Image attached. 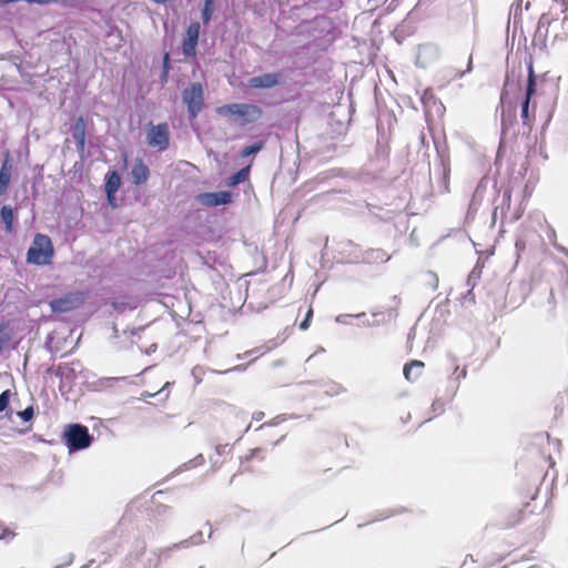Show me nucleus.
<instances>
[{
	"label": "nucleus",
	"instance_id": "a878e982",
	"mask_svg": "<svg viewBox=\"0 0 568 568\" xmlns=\"http://www.w3.org/2000/svg\"><path fill=\"white\" fill-rule=\"evenodd\" d=\"M515 113L510 115L509 120L507 121L506 118H505V114L503 113V116H501V123H503V130L507 126V125H510L513 124V122L515 121Z\"/></svg>",
	"mask_w": 568,
	"mask_h": 568
},
{
	"label": "nucleus",
	"instance_id": "0eeeda50",
	"mask_svg": "<svg viewBox=\"0 0 568 568\" xmlns=\"http://www.w3.org/2000/svg\"><path fill=\"white\" fill-rule=\"evenodd\" d=\"M535 92H536V81H535L534 71L530 68V72H529L528 81H527L526 94L521 102V114H520L523 124L527 125L529 128L531 126V123L535 119L534 114L532 115L529 114V103H530V99L535 94Z\"/></svg>",
	"mask_w": 568,
	"mask_h": 568
},
{
	"label": "nucleus",
	"instance_id": "393cba45",
	"mask_svg": "<svg viewBox=\"0 0 568 568\" xmlns=\"http://www.w3.org/2000/svg\"><path fill=\"white\" fill-rule=\"evenodd\" d=\"M454 375L456 376L457 379L465 378L467 375V368L466 367L459 368L458 366H456V368L454 371Z\"/></svg>",
	"mask_w": 568,
	"mask_h": 568
},
{
	"label": "nucleus",
	"instance_id": "2eb2a0df",
	"mask_svg": "<svg viewBox=\"0 0 568 568\" xmlns=\"http://www.w3.org/2000/svg\"><path fill=\"white\" fill-rule=\"evenodd\" d=\"M12 393L9 389L3 390L0 394V414H2L1 418L11 419L12 418V409L10 408V398Z\"/></svg>",
	"mask_w": 568,
	"mask_h": 568
},
{
	"label": "nucleus",
	"instance_id": "20e7f679",
	"mask_svg": "<svg viewBox=\"0 0 568 568\" xmlns=\"http://www.w3.org/2000/svg\"><path fill=\"white\" fill-rule=\"evenodd\" d=\"M183 102L187 106L190 119H195L204 105V92L199 82L191 83L182 93Z\"/></svg>",
	"mask_w": 568,
	"mask_h": 568
},
{
	"label": "nucleus",
	"instance_id": "dca6fc26",
	"mask_svg": "<svg viewBox=\"0 0 568 568\" xmlns=\"http://www.w3.org/2000/svg\"><path fill=\"white\" fill-rule=\"evenodd\" d=\"M9 153H7V158L4 160V163L0 170V195L3 194L10 183L11 178V165L9 164Z\"/></svg>",
	"mask_w": 568,
	"mask_h": 568
},
{
	"label": "nucleus",
	"instance_id": "9d476101",
	"mask_svg": "<svg viewBox=\"0 0 568 568\" xmlns=\"http://www.w3.org/2000/svg\"><path fill=\"white\" fill-rule=\"evenodd\" d=\"M280 84L278 73H265L262 75L252 77L247 81L251 89H271Z\"/></svg>",
	"mask_w": 568,
	"mask_h": 568
},
{
	"label": "nucleus",
	"instance_id": "ddd939ff",
	"mask_svg": "<svg viewBox=\"0 0 568 568\" xmlns=\"http://www.w3.org/2000/svg\"><path fill=\"white\" fill-rule=\"evenodd\" d=\"M425 367L424 362L419 359H412L404 365L403 374L407 382H416L423 374Z\"/></svg>",
	"mask_w": 568,
	"mask_h": 568
},
{
	"label": "nucleus",
	"instance_id": "7ed1b4c3",
	"mask_svg": "<svg viewBox=\"0 0 568 568\" xmlns=\"http://www.w3.org/2000/svg\"><path fill=\"white\" fill-rule=\"evenodd\" d=\"M63 440L70 452H77L88 448L91 445L92 436L85 426L70 424L63 433Z\"/></svg>",
	"mask_w": 568,
	"mask_h": 568
},
{
	"label": "nucleus",
	"instance_id": "5701e85b",
	"mask_svg": "<svg viewBox=\"0 0 568 568\" xmlns=\"http://www.w3.org/2000/svg\"><path fill=\"white\" fill-rule=\"evenodd\" d=\"M312 317H313V308H312V306H310L308 311L305 315V318L300 324V328L302 331H306L310 327Z\"/></svg>",
	"mask_w": 568,
	"mask_h": 568
},
{
	"label": "nucleus",
	"instance_id": "2f4dec72",
	"mask_svg": "<svg viewBox=\"0 0 568 568\" xmlns=\"http://www.w3.org/2000/svg\"><path fill=\"white\" fill-rule=\"evenodd\" d=\"M204 2H214V0H204Z\"/></svg>",
	"mask_w": 568,
	"mask_h": 568
},
{
	"label": "nucleus",
	"instance_id": "a211bd4d",
	"mask_svg": "<svg viewBox=\"0 0 568 568\" xmlns=\"http://www.w3.org/2000/svg\"><path fill=\"white\" fill-rule=\"evenodd\" d=\"M248 176H250V166L243 168L229 179L227 185L235 186V185L248 180Z\"/></svg>",
	"mask_w": 568,
	"mask_h": 568
},
{
	"label": "nucleus",
	"instance_id": "1a4fd4ad",
	"mask_svg": "<svg viewBox=\"0 0 568 568\" xmlns=\"http://www.w3.org/2000/svg\"><path fill=\"white\" fill-rule=\"evenodd\" d=\"M232 197V193L227 191L206 192L199 195V201L205 206L213 207L231 203Z\"/></svg>",
	"mask_w": 568,
	"mask_h": 568
},
{
	"label": "nucleus",
	"instance_id": "c85d7f7f",
	"mask_svg": "<svg viewBox=\"0 0 568 568\" xmlns=\"http://www.w3.org/2000/svg\"><path fill=\"white\" fill-rule=\"evenodd\" d=\"M106 197H108V202H109L110 205H112V206L116 205L115 204V194H112V196L106 195Z\"/></svg>",
	"mask_w": 568,
	"mask_h": 568
},
{
	"label": "nucleus",
	"instance_id": "f257e3e1",
	"mask_svg": "<svg viewBox=\"0 0 568 568\" xmlns=\"http://www.w3.org/2000/svg\"><path fill=\"white\" fill-rule=\"evenodd\" d=\"M54 256V247L51 239L38 233L33 237V243L27 252V262L34 265H49Z\"/></svg>",
	"mask_w": 568,
	"mask_h": 568
},
{
	"label": "nucleus",
	"instance_id": "f3484780",
	"mask_svg": "<svg viewBox=\"0 0 568 568\" xmlns=\"http://www.w3.org/2000/svg\"><path fill=\"white\" fill-rule=\"evenodd\" d=\"M1 221L4 223L6 231L11 233L13 231L14 214L10 206L3 205L0 210Z\"/></svg>",
	"mask_w": 568,
	"mask_h": 568
},
{
	"label": "nucleus",
	"instance_id": "cd10ccee",
	"mask_svg": "<svg viewBox=\"0 0 568 568\" xmlns=\"http://www.w3.org/2000/svg\"><path fill=\"white\" fill-rule=\"evenodd\" d=\"M504 199H506V200H507L508 205H509V204H510V199H511V191H510V190H506V191L504 192Z\"/></svg>",
	"mask_w": 568,
	"mask_h": 568
},
{
	"label": "nucleus",
	"instance_id": "6ab92c4d",
	"mask_svg": "<svg viewBox=\"0 0 568 568\" xmlns=\"http://www.w3.org/2000/svg\"><path fill=\"white\" fill-rule=\"evenodd\" d=\"M367 258L369 261H378L384 263L389 260V255L381 248H374L367 252Z\"/></svg>",
	"mask_w": 568,
	"mask_h": 568
},
{
	"label": "nucleus",
	"instance_id": "4be33fe9",
	"mask_svg": "<svg viewBox=\"0 0 568 568\" xmlns=\"http://www.w3.org/2000/svg\"><path fill=\"white\" fill-rule=\"evenodd\" d=\"M16 537V532L9 527L0 524V540L10 541Z\"/></svg>",
	"mask_w": 568,
	"mask_h": 568
},
{
	"label": "nucleus",
	"instance_id": "412c9836",
	"mask_svg": "<svg viewBox=\"0 0 568 568\" xmlns=\"http://www.w3.org/2000/svg\"><path fill=\"white\" fill-rule=\"evenodd\" d=\"M214 12V2H204L202 9V20L204 23H209Z\"/></svg>",
	"mask_w": 568,
	"mask_h": 568
},
{
	"label": "nucleus",
	"instance_id": "7c9ffc66",
	"mask_svg": "<svg viewBox=\"0 0 568 568\" xmlns=\"http://www.w3.org/2000/svg\"><path fill=\"white\" fill-rule=\"evenodd\" d=\"M261 453H262V449H260V448H258V449H256V450H254V452H253V455H255V454H261Z\"/></svg>",
	"mask_w": 568,
	"mask_h": 568
},
{
	"label": "nucleus",
	"instance_id": "9b49d317",
	"mask_svg": "<svg viewBox=\"0 0 568 568\" xmlns=\"http://www.w3.org/2000/svg\"><path fill=\"white\" fill-rule=\"evenodd\" d=\"M130 175L132 183L135 185L144 184L148 181L150 176V170L141 158H138L134 161Z\"/></svg>",
	"mask_w": 568,
	"mask_h": 568
},
{
	"label": "nucleus",
	"instance_id": "f8f14e48",
	"mask_svg": "<svg viewBox=\"0 0 568 568\" xmlns=\"http://www.w3.org/2000/svg\"><path fill=\"white\" fill-rule=\"evenodd\" d=\"M72 138L77 144L79 152H83L85 148V122L82 116L78 118L72 125Z\"/></svg>",
	"mask_w": 568,
	"mask_h": 568
},
{
	"label": "nucleus",
	"instance_id": "aec40b11",
	"mask_svg": "<svg viewBox=\"0 0 568 568\" xmlns=\"http://www.w3.org/2000/svg\"><path fill=\"white\" fill-rule=\"evenodd\" d=\"M263 148H264V142H262V141L256 142V143H254L252 145H247V146L242 149L241 156L242 158L250 156L252 154H255V153L260 152Z\"/></svg>",
	"mask_w": 568,
	"mask_h": 568
},
{
	"label": "nucleus",
	"instance_id": "b1692460",
	"mask_svg": "<svg viewBox=\"0 0 568 568\" xmlns=\"http://www.w3.org/2000/svg\"><path fill=\"white\" fill-rule=\"evenodd\" d=\"M33 408L31 406L27 407L22 412H19L18 415L24 420V422H29L32 419L33 417Z\"/></svg>",
	"mask_w": 568,
	"mask_h": 568
},
{
	"label": "nucleus",
	"instance_id": "bb28decb",
	"mask_svg": "<svg viewBox=\"0 0 568 568\" xmlns=\"http://www.w3.org/2000/svg\"><path fill=\"white\" fill-rule=\"evenodd\" d=\"M226 449L231 450V447H229V445H223V446H217V447H216V452H217L219 454L224 453Z\"/></svg>",
	"mask_w": 568,
	"mask_h": 568
},
{
	"label": "nucleus",
	"instance_id": "423d86ee",
	"mask_svg": "<svg viewBox=\"0 0 568 568\" xmlns=\"http://www.w3.org/2000/svg\"><path fill=\"white\" fill-rule=\"evenodd\" d=\"M146 140L150 146L164 151L170 144V130L166 123L149 124Z\"/></svg>",
	"mask_w": 568,
	"mask_h": 568
},
{
	"label": "nucleus",
	"instance_id": "c756f323",
	"mask_svg": "<svg viewBox=\"0 0 568 568\" xmlns=\"http://www.w3.org/2000/svg\"><path fill=\"white\" fill-rule=\"evenodd\" d=\"M168 61H169V53H166V54H165V57H164V65H165V67H166V64H168Z\"/></svg>",
	"mask_w": 568,
	"mask_h": 568
},
{
	"label": "nucleus",
	"instance_id": "4468645a",
	"mask_svg": "<svg viewBox=\"0 0 568 568\" xmlns=\"http://www.w3.org/2000/svg\"><path fill=\"white\" fill-rule=\"evenodd\" d=\"M121 185V179L118 172L110 171L105 175V184L104 190L106 195L112 196V194H115Z\"/></svg>",
	"mask_w": 568,
	"mask_h": 568
},
{
	"label": "nucleus",
	"instance_id": "f03ea898",
	"mask_svg": "<svg viewBox=\"0 0 568 568\" xmlns=\"http://www.w3.org/2000/svg\"><path fill=\"white\" fill-rule=\"evenodd\" d=\"M216 113L222 116L239 118L241 125L254 123L263 115L262 109L252 103L225 104L217 108Z\"/></svg>",
	"mask_w": 568,
	"mask_h": 568
},
{
	"label": "nucleus",
	"instance_id": "6e6552de",
	"mask_svg": "<svg viewBox=\"0 0 568 568\" xmlns=\"http://www.w3.org/2000/svg\"><path fill=\"white\" fill-rule=\"evenodd\" d=\"M201 26L199 22H192L186 29L182 43V51L185 57H194L196 54V45L199 41Z\"/></svg>",
	"mask_w": 568,
	"mask_h": 568
},
{
	"label": "nucleus",
	"instance_id": "39448f33",
	"mask_svg": "<svg viewBox=\"0 0 568 568\" xmlns=\"http://www.w3.org/2000/svg\"><path fill=\"white\" fill-rule=\"evenodd\" d=\"M83 303L84 294L82 292H71L52 300L49 305L54 313H69L82 306Z\"/></svg>",
	"mask_w": 568,
	"mask_h": 568
}]
</instances>
